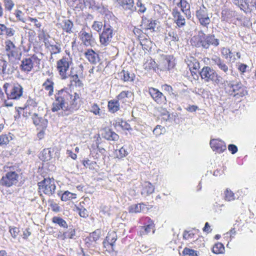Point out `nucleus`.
<instances>
[{"mask_svg": "<svg viewBox=\"0 0 256 256\" xmlns=\"http://www.w3.org/2000/svg\"><path fill=\"white\" fill-rule=\"evenodd\" d=\"M52 104V112L62 110V116H68L79 108L78 101L80 99V96L76 92L70 94L64 89H62L56 92Z\"/></svg>", "mask_w": 256, "mask_h": 256, "instance_id": "1", "label": "nucleus"}, {"mask_svg": "<svg viewBox=\"0 0 256 256\" xmlns=\"http://www.w3.org/2000/svg\"><path fill=\"white\" fill-rule=\"evenodd\" d=\"M192 46L196 48H202L208 49L210 46L216 47L220 44V40L214 34H206L203 31L200 30L198 34L194 36L190 40Z\"/></svg>", "mask_w": 256, "mask_h": 256, "instance_id": "2", "label": "nucleus"}, {"mask_svg": "<svg viewBox=\"0 0 256 256\" xmlns=\"http://www.w3.org/2000/svg\"><path fill=\"white\" fill-rule=\"evenodd\" d=\"M19 172L18 170H15L14 167H10L9 171H8L0 179V184L7 188L16 186L20 178Z\"/></svg>", "mask_w": 256, "mask_h": 256, "instance_id": "3", "label": "nucleus"}, {"mask_svg": "<svg viewBox=\"0 0 256 256\" xmlns=\"http://www.w3.org/2000/svg\"><path fill=\"white\" fill-rule=\"evenodd\" d=\"M200 78L204 82H212L214 84L222 82V78L218 76L216 70L208 66H204L200 72Z\"/></svg>", "mask_w": 256, "mask_h": 256, "instance_id": "4", "label": "nucleus"}, {"mask_svg": "<svg viewBox=\"0 0 256 256\" xmlns=\"http://www.w3.org/2000/svg\"><path fill=\"white\" fill-rule=\"evenodd\" d=\"M4 88L8 100H17L20 98L23 93V88L18 84L6 83Z\"/></svg>", "mask_w": 256, "mask_h": 256, "instance_id": "5", "label": "nucleus"}, {"mask_svg": "<svg viewBox=\"0 0 256 256\" xmlns=\"http://www.w3.org/2000/svg\"><path fill=\"white\" fill-rule=\"evenodd\" d=\"M226 90L230 95L236 98L242 97L247 94L246 88L240 82H226Z\"/></svg>", "mask_w": 256, "mask_h": 256, "instance_id": "6", "label": "nucleus"}, {"mask_svg": "<svg viewBox=\"0 0 256 256\" xmlns=\"http://www.w3.org/2000/svg\"><path fill=\"white\" fill-rule=\"evenodd\" d=\"M40 56L36 54L24 58L21 62L20 67L22 71L28 72L32 70L34 66L39 68L42 58V54Z\"/></svg>", "mask_w": 256, "mask_h": 256, "instance_id": "7", "label": "nucleus"}, {"mask_svg": "<svg viewBox=\"0 0 256 256\" xmlns=\"http://www.w3.org/2000/svg\"><path fill=\"white\" fill-rule=\"evenodd\" d=\"M72 62V59L66 57H62L57 61L56 68L62 80H66L68 78L67 72Z\"/></svg>", "mask_w": 256, "mask_h": 256, "instance_id": "8", "label": "nucleus"}, {"mask_svg": "<svg viewBox=\"0 0 256 256\" xmlns=\"http://www.w3.org/2000/svg\"><path fill=\"white\" fill-rule=\"evenodd\" d=\"M39 192H42L48 196H51L54 193L56 186L54 180L44 178L38 183Z\"/></svg>", "mask_w": 256, "mask_h": 256, "instance_id": "9", "label": "nucleus"}, {"mask_svg": "<svg viewBox=\"0 0 256 256\" xmlns=\"http://www.w3.org/2000/svg\"><path fill=\"white\" fill-rule=\"evenodd\" d=\"M196 16L200 24L204 26L208 27L210 24V20L208 16V10L204 4L197 8L196 11Z\"/></svg>", "mask_w": 256, "mask_h": 256, "instance_id": "10", "label": "nucleus"}, {"mask_svg": "<svg viewBox=\"0 0 256 256\" xmlns=\"http://www.w3.org/2000/svg\"><path fill=\"white\" fill-rule=\"evenodd\" d=\"M113 36V30L110 26H104L102 32L100 34V43L103 46H106L112 41Z\"/></svg>", "mask_w": 256, "mask_h": 256, "instance_id": "11", "label": "nucleus"}, {"mask_svg": "<svg viewBox=\"0 0 256 256\" xmlns=\"http://www.w3.org/2000/svg\"><path fill=\"white\" fill-rule=\"evenodd\" d=\"M156 25V20L152 19H148L146 18H142L140 26L142 30L144 31L146 33H148V31L150 32H154Z\"/></svg>", "mask_w": 256, "mask_h": 256, "instance_id": "12", "label": "nucleus"}, {"mask_svg": "<svg viewBox=\"0 0 256 256\" xmlns=\"http://www.w3.org/2000/svg\"><path fill=\"white\" fill-rule=\"evenodd\" d=\"M148 92L152 99L158 104L165 103L166 102V96L157 88H150Z\"/></svg>", "mask_w": 256, "mask_h": 256, "instance_id": "13", "label": "nucleus"}, {"mask_svg": "<svg viewBox=\"0 0 256 256\" xmlns=\"http://www.w3.org/2000/svg\"><path fill=\"white\" fill-rule=\"evenodd\" d=\"M118 7L124 10L134 12L136 8L134 6V0H114Z\"/></svg>", "mask_w": 256, "mask_h": 256, "instance_id": "14", "label": "nucleus"}, {"mask_svg": "<svg viewBox=\"0 0 256 256\" xmlns=\"http://www.w3.org/2000/svg\"><path fill=\"white\" fill-rule=\"evenodd\" d=\"M14 67L0 55V74H12L14 72Z\"/></svg>", "mask_w": 256, "mask_h": 256, "instance_id": "15", "label": "nucleus"}, {"mask_svg": "<svg viewBox=\"0 0 256 256\" xmlns=\"http://www.w3.org/2000/svg\"><path fill=\"white\" fill-rule=\"evenodd\" d=\"M210 144L214 151L218 153H222L226 150V146L225 142L219 139H212Z\"/></svg>", "mask_w": 256, "mask_h": 256, "instance_id": "16", "label": "nucleus"}, {"mask_svg": "<svg viewBox=\"0 0 256 256\" xmlns=\"http://www.w3.org/2000/svg\"><path fill=\"white\" fill-rule=\"evenodd\" d=\"M172 14L174 22L178 27L180 28L185 26L186 19L177 8L172 9Z\"/></svg>", "mask_w": 256, "mask_h": 256, "instance_id": "17", "label": "nucleus"}, {"mask_svg": "<svg viewBox=\"0 0 256 256\" xmlns=\"http://www.w3.org/2000/svg\"><path fill=\"white\" fill-rule=\"evenodd\" d=\"M211 60L214 65L217 66L219 69L226 74H228L229 68L224 60L218 56H214L212 58Z\"/></svg>", "mask_w": 256, "mask_h": 256, "instance_id": "18", "label": "nucleus"}, {"mask_svg": "<svg viewBox=\"0 0 256 256\" xmlns=\"http://www.w3.org/2000/svg\"><path fill=\"white\" fill-rule=\"evenodd\" d=\"M80 40L85 46L91 45L92 35L91 32H86L83 29L80 32Z\"/></svg>", "mask_w": 256, "mask_h": 256, "instance_id": "19", "label": "nucleus"}, {"mask_svg": "<svg viewBox=\"0 0 256 256\" xmlns=\"http://www.w3.org/2000/svg\"><path fill=\"white\" fill-rule=\"evenodd\" d=\"M84 55L86 58L91 64H96L99 61L98 54L94 52L92 49L88 50L84 52Z\"/></svg>", "mask_w": 256, "mask_h": 256, "instance_id": "20", "label": "nucleus"}, {"mask_svg": "<svg viewBox=\"0 0 256 256\" xmlns=\"http://www.w3.org/2000/svg\"><path fill=\"white\" fill-rule=\"evenodd\" d=\"M59 233L58 238L62 240H64L66 238L73 239L76 236V230L72 226H70L66 231L62 233L60 232Z\"/></svg>", "mask_w": 256, "mask_h": 256, "instance_id": "21", "label": "nucleus"}, {"mask_svg": "<svg viewBox=\"0 0 256 256\" xmlns=\"http://www.w3.org/2000/svg\"><path fill=\"white\" fill-rule=\"evenodd\" d=\"M117 240V235L116 233L112 231L108 232V236L106 237V240L104 242V244L105 246H110L111 248L113 250V246L114 243Z\"/></svg>", "mask_w": 256, "mask_h": 256, "instance_id": "22", "label": "nucleus"}, {"mask_svg": "<svg viewBox=\"0 0 256 256\" xmlns=\"http://www.w3.org/2000/svg\"><path fill=\"white\" fill-rule=\"evenodd\" d=\"M58 28H61L63 30L67 33L72 32V28L73 26V23L69 20H64L62 22L57 24Z\"/></svg>", "mask_w": 256, "mask_h": 256, "instance_id": "23", "label": "nucleus"}, {"mask_svg": "<svg viewBox=\"0 0 256 256\" xmlns=\"http://www.w3.org/2000/svg\"><path fill=\"white\" fill-rule=\"evenodd\" d=\"M164 68L166 70H170L174 68V64L173 61V56L170 55H165L163 57Z\"/></svg>", "mask_w": 256, "mask_h": 256, "instance_id": "24", "label": "nucleus"}, {"mask_svg": "<svg viewBox=\"0 0 256 256\" xmlns=\"http://www.w3.org/2000/svg\"><path fill=\"white\" fill-rule=\"evenodd\" d=\"M33 122L36 126H40L42 128H46L47 126L48 120L42 118H39L37 114H34L32 116Z\"/></svg>", "mask_w": 256, "mask_h": 256, "instance_id": "25", "label": "nucleus"}, {"mask_svg": "<svg viewBox=\"0 0 256 256\" xmlns=\"http://www.w3.org/2000/svg\"><path fill=\"white\" fill-rule=\"evenodd\" d=\"M54 153V149L52 148L44 149L42 152L40 158L43 161H48L52 159Z\"/></svg>", "mask_w": 256, "mask_h": 256, "instance_id": "26", "label": "nucleus"}, {"mask_svg": "<svg viewBox=\"0 0 256 256\" xmlns=\"http://www.w3.org/2000/svg\"><path fill=\"white\" fill-rule=\"evenodd\" d=\"M140 44L144 50L150 51L152 48L153 43L148 38H142L140 36L139 38Z\"/></svg>", "mask_w": 256, "mask_h": 256, "instance_id": "27", "label": "nucleus"}, {"mask_svg": "<svg viewBox=\"0 0 256 256\" xmlns=\"http://www.w3.org/2000/svg\"><path fill=\"white\" fill-rule=\"evenodd\" d=\"M104 138L108 140H117L118 139V136L110 129H105L104 133L102 134Z\"/></svg>", "mask_w": 256, "mask_h": 256, "instance_id": "28", "label": "nucleus"}, {"mask_svg": "<svg viewBox=\"0 0 256 256\" xmlns=\"http://www.w3.org/2000/svg\"><path fill=\"white\" fill-rule=\"evenodd\" d=\"M222 56L226 59H229L230 61L234 62L236 58L234 53L229 49L226 48H222L221 50Z\"/></svg>", "mask_w": 256, "mask_h": 256, "instance_id": "29", "label": "nucleus"}, {"mask_svg": "<svg viewBox=\"0 0 256 256\" xmlns=\"http://www.w3.org/2000/svg\"><path fill=\"white\" fill-rule=\"evenodd\" d=\"M119 76L120 78L124 82H132L135 77L133 73L130 72L127 70H122Z\"/></svg>", "mask_w": 256, "mask_h": 256, "instance_id": "30", "label": "nucleus"}, {"mask_svg": "<svg viewBox=\"0 0 256 256\" xmlns=\"http://www.w3.org/2000/svg\"><path fill=\"white\" fill-rule=\"evenodd\" d=\"M143 186L141 192L142 195L148 196L152 194L154 191V188L152 184L148 182H144Z\"/></svg>", "mask_w": 256, "mask_h": 256, "instance_id": "31", "label": "nucleus"}, {"mask_svg": "<svg viewBox=\"0 0 256 256\" xmlns=\"http://www.w3.org/2000/svg\"><path fill=\"white\" fill-rule=\"evenodd\" d=\"M244 3L246 14L251 12L253 8L256 9V0H244Z\"/></svg>", "mask_w": 256, "mask_h": 256, "instance_id": "32", "label": "nucleus"}, {"mask_svg": "<svg viewBox=\"0 0 256 256\" xmlns=\"http://www.w3.org/2000/svg\"><path fill=\"white\" fill-rule=\"evenodd\" d=\"M54 82L50 78H47L43 83L42 86L45 90L48 91V96H51L54 92Z\"/></svg>", "mask_w": 256, "mask_h": 256, "instance_id": "33", "label": "nucleus"}, {"mask_svg": "<svg viewBox=\"0 0 256 256\" xmlns=\"http://www.w3.org/2000/svg\"><path fill=\"white\" fill-rule=\"evenodd\" d=\"M180 10L188 18H190L191 17L190 4L186 0H183L182 4L180 7Z\"/></svg>", "mask_w": 256, "mask_h": 256, "instance_id": "34", "label": "nucleus"}, {"mask_svg": "<svg viewBox=\"0 0 256 256\" xmlns=\"http://www.w3.org/2000/svg\"><path fill=\"white\" fill-rule=\"evenodd\" d=\"M108 108L109 111L112 113L117 112L120 109V103L118 100H111L108 102Z\"/></svg>", "mask_w": 256, "mask_h": 256, "instance_id": "35", "label": "nucleus"}, {"mask_svg": "<svg viewBox=\"0 0 256 256\" xmlns=\"http://www.w3.org/2000/svg\"><path fill=\"white\" fill-rule=\"evenodd\" d=\"M68 4L74 8H80L84 4V0H66Z\"/></svg>", "mask_w": 256, "mask_h": 256, "instance_id": "36", "label": "nucleus"}, {"mask_svg": "<svg viewBox=\"0 0 256 256\" xmlns=\"http://www.w3.org/2000/svg\"><path fill=\"white\" fill-rule=\"evenodd\" d=\"M101 235V232L100 230H96L94 232L90 233V236L87 237L86 239V240H89L90 242H96L100 238Z\"/></svg>", "mask_w": 256, "mask_h": 256, "instance_id": "37", "label": "nucleus"}, {"mask_svg": "<svg viewBox=\"0 0 256 256\" xmlns=\"http://www.w3.org/2000/svg\"><path fill=\"white\" fill-rule=\"evenodd\" d=\"M52 222L58 224L60 226L63 228H68V225L66 220L62 219L60 217L58 216H54L52 219Z\"/></svg>", "mask_w": 256, "mask_h": 256, "instance_id": "38", "label": "nucleus"}, {"mask_svg": "<svg viewBox=\"0 0 256 256\" xmlns=\"http://www.w3.org/2000/svg\"><path fill=\"white\" fill-rule=\"evenodd\" d=\"M6 50L8 52V56L10 57V56H14L13 52L16 48L14 44L10 40L6 41Z\"/></svg>", "mask_w": 256, "mask_h": 256, "instance_id": "39", "label": "nucleus"}, {"mask_svg": "<svg viewBox=\"0 0 256 256\" xmlns=\"http://www.w3.org/2000/svg\"><path fill=\"white\" fill-rule=\"evenodd\" d=\"M224 198L226 201L230 202L236 199L234 193L228 188L224 192Z\"/></svg>", "mask_w": 256, "mask_h": 256, "instance_id": "40", "label": "nucleus"}, {"mask_svg": "<svg viewBox=\"0 0 256 256\" xmlns=\"http://www.w3.org/2000/svg\"><path fill=\"white\" fill-rule=\"evenodd\" d=\"M47 48H50L51 55L59 54L62 52L60 44L58 43H56V44H50Z\"/></svg>", "mask_w": 256, "mask_h": 256, "instance_id": "41", "label": "nucleus"}, {"mask_svg": "<svg viewBox=\"0 0 256 256\" xmlns=\"http://www.w3.org/2000/svg\"><path fill=\"white\" fill-rule=\"evenodd\" d=\"M188 64L190 69L196 70L200 68V64L197 60L192 57L190 60H188Z\"/></svg>", "mask_w": 256, "mask_h": 256, "instance_id": "42", "label": "nucleus"}, {"mask_svg": "<svg viewBox=\"0 0 256 256\" xmlns=\"http://www.w3.org/2000/svg\"><path fill=\"white\" fill-rule=\"evenodd\" d=\"M212 252L216 254H223L224 252V247L220 242L216 244L212 248Z\"/></svg>", "mask_w": 256, "mask_h": 256, "instance_id": "43", "label": "nucleus"}, {"mask_svg": "<svg viewBox=\"0 0 256 256\" xmlns=\"http://www.w3.org/2000/svg\"><path fill=\"white\" fill-rule=\"evenodd\" d=\"M166 38L170 40L171 41L178 42L179 40V38L176 32L173 30H170L166 34Z\"/></svg>", "mask_w": 256, "mask_h": 256, "instance_id": "44", "label": "nucleus"}, {"mask_svg": "<svg viewBox=\"0 0 256 256\" xmlns=\"http://www.w3.org/2000/svg\"><path fill=\"white\" fill-rule=\"evenodd\" d=\"M144 68L148 70L153 69L156 70L157 68V64L156 62L152 58L148 60L144 64Z\"/></svg>", "mask_w": 256, "mask_h": 256, "instance_id": "45", "label": "nucleus"}, {"mask_svg": "<svg viewBox=\"0 0 256 256\" xmlns=\"http://www.w3.org/2000/svg\"><path fill=\"white\" fill-rule=\"evenodd\" d=\"M76 198V194L72 193L68 191L64 192L61 196V200L62 201H67Z\"/></svg>", "mask_w": 256, "mask_h": 256, "instance_id": "46", "label": "nucleus"}, {"mask_svg": "<svg viewBox=\"0 0 256 256\" xmlns=\"http://www.w3.org/2000/svg\"><path fill=\"white\" fill-rule=\"evenodd\" d=\"M70 82L72 85H74L76 86L80 87L83 85L82 81L79 79L78 75H72V76L70 78Z\"/></svg>", "mask_w": 256, "mask_h": 256, "instance_id": "47", "label": "nucleus"}, {"mask_svg": "<svg viewBox=\"0 0 256 256\" xmlns=\"http://www.w3.org/2000/svg\"><path fill=\"white\" fill-rule=\"evenodd\" d=\"M166 132L164 127L160 125H157L153 130V134L156 136H158L164 134Z\"/></svg>", "mask_w": 256, "mask_h": 256, "instance_id": "48", "label": "nucleus"}, {"mask_svg": "<svg viewBox=\"0 0 256 256\" xmlns=\"http://www.w3.org/2000/svg\"><path fill=\"white\" fill-rule=\"evenodd\" d=\"M182 253L184 256H198L196 251L187 248H184Z\"/></svg>", "mask_w": 256, "mask_h": 256, "instance_id": "49", "label": "nucleus"}, {"mask_svg": "<svg viewBox=\"0 0 256 256\" xmlns=\"http://www.w3.org/2000/svg\"><path fill=\"white\" fill-rule=\"evenodd\" d=\"M162 89L164 91L167 92L169 95L172 96H176V95L174 92V90L170 86L165 84L162 85Z\"/></svg>", "mask_w": 256, "mask_h": 256, "instance_id": "50", "label": "nucleus"}, {"mask_svg": "<svg viewBox=\"0 0 256 256\" xmlns=\"http://www.w3.org/2000/svg\"><path fill=\"white\" fill-rule=\"evenodd\" d=\"M119 126L123 130H128L130 129V125L126 122L119 120L116 122V126Z\"/></svg>", "mask_w": 256, "mask_h": 256, "instance_id": "51", "label": "nucleus"}, {"mask_svg": "<svg viewBox=\"0 0 256 256\" xmlns=\"http://www.w3.org/2000/svg\"><path fill=\"white\" fill-rule=\"evenodd\" d=\"M128 211L130 213L140 212V204L130 206L128 208Z\"/></svg>", "mask_w": 256, "mask_h": 256, "instance_id": "52", "label": "nucleus"}, {"mask_svg": "<svg viewBox=\"0 0 256 256\" xmlns=\"http://www.w3.org/2000/svg\"><path fill=\"white\" fill-rule=\"evenodd\" d=\"M104 26V25H103L102 22L94 21L92 25V28L94 30L98 32H100Z\"/></svg>", "mask_w": 256, "mask_h": 256, "instance_id": "53", "label": "nucleus"}, {"mask_svg": "<svg viewBox=\"0 0 256 256\" xmlns=\"http://www.w3.org/2000/svg\"><path fill=\"white\" fill-rule=\"evenodd\" d=\"M82 164L85 167L92 170L94 168V166L96 165V162L86 159L82 160Z\"/></svg>", "mask_w": 256, "mask_h": 256, "instance_id": "54", "label": "nucleus"}, {"mask_svg": "<svg viewBox=\"0 0 256 256\" xmlns=\"http://www.w3.org/2000/svg\"><path fill=\"white\" fill-rule=\"evenodd\" d=\"M132 92L130 91H122L117 96L118 100L124 99L126 98L130 97L132 95Z\"/></svg>", "mask_w": 256, "mask_h": 256, "instance_id": "55", "label": "nucleus"}, {"mask_svg": "<svg viewBox=\"0 0 256 256\" xmlns=\"http://www.w3.org/2000/svg\"><path fill=\"white\" fill-rule=\"evenodd\" d=\"M90 112L95 115L100 116V108L96 104H93L91 106Z\"/></svg>", "mask_w": 256, "mask_h": 256, "instance_id": "56", "label": "nucleus"}, {"mask_svg": "<svg viewBox=\"0 0 256 256\" xmlns=\"http://www.w3.org/2000/svg\"><path fill=\"white\" fill-rule=\"evenodd\" d=\"M9 232L10 233L12 237L14 238H16L20 232V230L18 228L16 227L10 226Z\"/></svg>", "mask_w": 256, "mask_h": 256, "instance_id": "57", "label": "nucleus"}, {"mask_svg": "<svg viewBox=\"0 0 256 256\" xmlns=\"http://www.w3.org/2000/svg\"><path fill=\"white\" fill-rule=\"evenodd\" d=\"M10 141L9 138L6 134H2L0 136V145H6Z\"/></svg>", "mask_w": 256, "mask_h": 256, "instance_id": "58", "label": "nucleus"}, {"mask_svg": "<svg viewBox=\"0 0 256 256\" xmlns=\"http://www.w3.org/2000/svg\"><path fill=\"white\" fill-rule=\"evenodd\" d=\"M128 154V152L124 147H122L118 150V154H117V158H122Z\"/></svg>", "mask_w": 256, "mask_h": 256, "instance_id": "59", "label": "nucleus"}, {"mask_svg": "<svg viewBox=\"0 0 256 256\" xmlns=\"http://www.w3.org/2000/svg\"><path fill=\"white\" fill-rule=\"evenodd\" d=\"M233 3L238 6L244 12V0H232Z\"/></svg>", "mask_w": 256, "mask_h": 256, "instance_id": "60", "label": "nucleus"}, {"mask_svg": "<svg viewBox=\"0 0 256 256\" xmlns=\"http://www.w3.org/2000/svg\"><path fill=\"white\" fill-rule=\"evenodd\" d=\"M14 34L15 30L13 28L6 27L4 34H6L7 36L10 37L13 36Z\"/></svg>", "mask_w": 256, "mask_h": 256, "instance_id": "61", "label": "nucleus"}, {"mask_svg": "<svg viewBox=\"0 0 256 256\" xmlns=\"http://www.w3.org/2000/svg\"><path fill=\"white\" fill-rule=\"evenodd\" d=\"M154 228V224L152 221L147 224L144 226V233L146 234H148L151 232L152 230H153Z\"/></svg>", "mask_w": 256, "mask_h": 256, "instance_id": "62", "label": "nucleus"}, {"mask_svg": "<svg viewBox=\"0 0 256 256\" xmlns=\"http://www.w3.org/2000/svg\"><path fill=\"white\" fill-rule=\"evenodd\" d=\"M136 5L139 8V9L138 10V12L144 13L146 12V8L140 0H138V2L136 3Z\"/></svg>", "mask_w": 256, "mask_h": 256, "instance_id": "63", "label": "nucleus"}, {"mask_svg": "<svg viewBox=\"0 0 256 256\" xmlns=\"http://www.w3.org/2000/svg\"><path fill=\"white\" fill-rule=\"evenodd\" d=\"M228 150L233 154H235L238 150L237 146L233 144H230L228 146Z\"/></svg>", "mask_w": 256, "mask_h": 256, "instance_id": "64", "label": "nucleus"}]
</instances>
